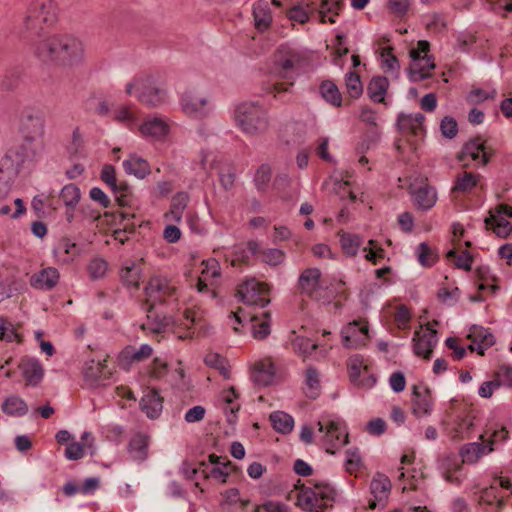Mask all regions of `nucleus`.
<instances>
[{"label":"nucleus","instance_id":"15","mask_svg":"<svg viewBox=\"0 0 512 512\" xmlns=\"http://www.w3.org/2000/svg\"><path fill=\"white\" fill-rule=\"evenodd\" d=\"M317 425L319 431L324 433L322 442L327 453L335 454L338 449L348 444L349 434L338 422L332 420L319 421Z\"/></svg>","mask_w":512,"mask_h":512},{"label":"nucleus","instance_id":"37","mask_svg":"<svg viewBox=\"0 0 512 512\" xmlns=\"http://www.w3.org/2000/svg\"><path fill=\"white\" fill-rule=\"evenodd\" d=\"M493 451V447L486 446L485 444L469 443L464 445L460 450L461 463H474L485 454Z\"/></svg>","mask_w":512,"mask_h":512},{"label":"nucleus","instance_id":"9","mask_svg":"<svg viewBox=\"0 0 512 512\" xmlns=\"http://www.w3.org/2000/svg\"><path fill=\"white\" fill-rule=\"evenodd\" d=\"M512 206L506 203L497 204L488 212L484 219L485 229L501 238H507L512 234Z\"/></svg>","mask_w":512,"mask_h":512},{"label":"nucleus","instance_id":"1","mask_svg":"<svg viewBox=\"0 0 512 512\" xmlns=\"http://www.w3.org/2000/svg\"><path fill=\"white\" fill-rule=\"evenodd\" d=\"M294 487L298 490L296 504L304 511L325 512L334 505L336 490L329 483L298 480Z\"/></svg>","mask_w":512,"mask_h":512},{"label":"nucleus","instance_id":"29","mask_svg":"<svg viewBox=\"0 0 512 512\" xmlns=\"http://www.w3.org/2000/svg\"><path fill=\"white\" fill-rule=\"evenodd\" d=\"M142 136L155 140H163L169 134L170 125L161 118L145 120L139 127Z\"/></svg>","mask_w":512,"mask_h":512},{"label":"nucleus","instance_id":"12","mask_svg":"<svg viewBox=\"0 0 512 512\" xmlns=\"http://www.w3.org/2000/svg\"><path fill=\"white\" fill-rule=\"evenodd\" d=\"M385 325L393 334L399 331L408 332L411 328L412 310L400 303H389L382 310Z\"/></svg>","mask_w":512,"mask_h":512},{"label":"nucleus","instance_id":"34","mask_svg":"<svg viewBox=\"0 0 512 512\" xmlns=\"http://www.w3.org/2000/svg\"><path fill=\"white\" fill-rule=\"evenodd\" d=\"M446 258L454 262L457 268L470 271L473 263V255L468 249H463L462 243L456 244L454 248L447 252Z\"/></svg>","mask_w":512,"mask_h":512},{"label":"nucleus","instance_id":"46","mask_svg":"<svg viewBox=\"0 0 512 512\" xmlns=\"http://www.w3.org/2000/svg\"><path fill=\"white\" fill-rule=\"evenodd\" d=\"M252 333L256 339H264L270 334V313L264 312L261 317L252 316Z\"/></svg>","mask_w":512,"mask_h":512},{"label":"nucleus","instance_id":"41","mask_svg":"<svg viewBox=\"0 0 512 512\" xmlns=\"http://www.w3.org/2000/svg\"><path fill=\"white\" fill-rule=\"evenodd\" d=\"M80 254V248L69 239H63L55 249V255L63 263L72 262Z\"/></svg>","mask_w":512,"mask_h":512},{"label":"nucleus","instance_id":"61","mask_svg":"<svg viewBox=\"0 0 512 512\" xmlns=\"http://www.w3.org/2000/svg\"><path fill=\"white\" fill-rule=\"evenodd\" d=\"M59 198L66 206L74 207L80 201V190L75 184L65 185L60 192Z\"/></svg>","mask_w":512,"mask_h":512},{"label":"nucleus","instance_id":"58","mask_svg":"<svg viewBox=\"0 0 512 512\" xmlns=\"http://www.w3.org/2000/svg\"><path fill=\"white\" fill-rule=\"evenodd\" d=\"M347 94L352 99L359 98L363 93V84L357 72H349L345 80Z\"/></svg>","mask_w":512,"mask_h":512},{"label":"nucleus","instance_id":"19","mask_svg":"<svg viewBox=\"0 0 512 512\" xmlns=\"http://www.w3.org/2000/svg\"><path fill=\"white\" fill-rule=\"evenodd\" d=\"M477 190L483 192L485 190L484 178L480 173L469 170L467 165L463 166V170L459 172L454 180L451 189L452 194H470Z\"/></svg>","mask_w":512,"mask_h":512},{"label":"nucleus","instance_id":"57","mask_svg":"<svg viewBox=\"0 0 512 512\" xmlns=\"http://www.w3.org/2000/svg\"><path fill=\"white\" fill-rule=\"evenodd\" d=\"M347 459L345 463L346 471L355 477H358L363 468L362 457L357 449L348 450L346 452Z\"/></svg>","mask_w":512,"mask_h":512},{"label":"nucleus","instance_id":"40","mask_svg":"<svg viewBox=\"0 0 512 512\" xmlns=\"http://www.w3.org/2000/svg\"><path fill=\"white\" fill-rule=\"evenodd\" d=\"M390 38L387 36H382L377 39L376 45L378 46V51L380 56L382 57L385 65L388 69L394 70L398 68V59L394 55V48L389 45Z\"/></svg>","mask_w":512,"mask_h":512},{"label":"nucleus","instance_id":"24","mask_svg":"<svg viewBox=\"0 0 512 512\" xmlns=\"http://www.w3.org/2000/svg\"><path fill=\"white\" fill-rule=\"evenodd\" d=\"M369 323L365 318H359L349 322L342 330V342L346 348L356 346L358 340H367L369 335Z\"/></svg>","mask_w":512,"mask_h":512},{"label":"nucleus","instance_id":"49","mask_svg":"<svg viewBox=\"0 0 512 512\" xmlns=\"http://www.w3.org/2000/svg\"><path fill=\"white\" fill-rule=\"evenodd\" d=\"M206 365L214 368L224 379H229L231 375L230 366L225 357L217 353H208L205 357Z\"/></svg>","mask_w":512,"mask_h":512},{"label":"nucleus","instance_id":"54","mask_svg":"<svg viewBox=\"0 0 512 512\" xmlns=\"http://www.w3.org/2000/svg\"><path fill=\"white\" fill-rule=\"evenodd\" d=\"M206 105V101L198 95H185L182 99V107L186 114L196 115L201 113Z\"/></svg>","mask_w":512,"mask_h":512},{"label":"nucleus","instance_id":"50","mask_svg":"<svg viewBox=\"0 0 512 512\" xmlns=\"http://www.w3.org/2000/svg\"><path fill=\"white\" fill-rule=\"evenodd\" d=\"M133 213H124V212H105L104 215L101 218V225H108L109 228L107 231H113L115 228L121 227L123 225V222L125 220L130 221L132 218H134Z\"/></svg>","mask_w":512,"mask_h":512},{"label":"nucleus","instance_id":"18","mask_svg":"<svg viewBox=\"0 0 512 512\" xmlns=\"http://www.w3.org/2000/svg\"><path fill=\"white\" fill-rule=\"evenodd\" d=\"M323 276L319 268L307 267L302 270L297 282L299 293L310 299L319 300L322 291Z\"/></svg>","mask_w":512,"mask_h":512},{"label":"nucleus","instance_id":"6","mask_svg":"<svg viewBox=\"0 0 512 512\" xmlns=\"http://www.w3.org/2000/svg\"><path fill=\"white\" fill-rule=\"evenodd\" d=\"M185 277L199 293H211L215 296L222 277L220 263L215 258L203 260L200 263V270H189Z\"/></svg>","mask_w":512,"mask_h":512},{"label":"nucleus","instance_id":"23","mask_svg":"<svg viewBox=\"0 0 512 512\" xmlns=\"http://www.w3.org/2000/svg\"><path fill=\"white\" fill-rule=\"evenodd\" d=\"M277 372L276 361L267 356L254 362L251 368V378L260 386H268L275 381Z\"/></svg>","mask_w":512,"mask_h":512},{"label":"nucleus","instance_id":"10","mask_svg":"<svg viewBox=\"0 0 512 512\" xmlns=\"http://www.w3.org/2000/svg\"><path fill=\"white\" fill-rule=\"evenodd\" d=\"M139 91L138 99L143 104L157 106L164 101V90L161 85L151 76L140 77L134 83L127 85L126 92L131 95L133 90Z\"/></svg>","mask_w":512,"mask_h":512},{"label":"nucleus","instance_id":"27","mask_svg":"<svg viewBox=\"0 0 512 512\" xmlns=\"http://www.w3.org/2000/svg\"><path fill=\"white\" fill-rule=\"evenodd\" d=\"M432 409V395L428 387L423 384L412 388V410L416 416L430 413Z\"/></svg>","mask_w":512,"mask_h":512},{"label":"nucleus","instance_id":"14","mask_svg":"<svg viewBox=\"0 0 512 512\" xmlns=\"http://www.w3.org/2000/svg\"><path fill=\"white\" fill-rule=\"evenodd\" d=\"M408 190L419 209L428 210L437 201V192L430 185L429 179L425 175L416 174L412 176Z\"/></svg>","mask_w":512,"mask_h":512},{"label":"nucleus","instance_id":"17","mask_svg":"<svg viewBox=\"0 0 512 512\" xmlns=\"http://www.w3.org/2000/svg\"><path fill=\"white\" fill-rule=\"evenodd\" d=\"M348 372L354 385L363 389H370L376 384V377L369 363L360 355L349 358Z\"/></svg>","mask_w":512,"mask_h":512},{"label":"nucleus","instance_id":"2","mask_svg":"<svg viewBox=\"0 0 512 512\" xmlns=\"http://www.w3.org/2000/svg\"><path fill=\"white\" fill-rule=\"evenodd\" d=\"M177 286L172 280L163 276H154L147 283L145 293V304L148 312V322L141 325V328L148 333L159 334L166 331L169 323L164 319L156 324L150 323V313L156 304H163L177 294Z\"/></svg>","mask_w":512,"mask_h":512},{"label":"nucleus","instance_id":"26","mask_svg":"<svg viewBox=\"0 0 512 512\" xmlns=\"http://www.w3.org/2000/svg\"><path fill=\"white\" fill-rule=\"evenodd\" d=\"M306 61L305 56L288 47H280L274 53V65L279 74L282 71L299 68Z\"/></svg>","mask_w":512,"mask_h":512},{"label":"nucleus","instance_id":"63","mask_svg":"<svg viewBox=\"0 0 512 512\" xmlns=\"http://www.w3.org/2000/svg\"><path fill=\"white\" fill-rule=\"evenodd\" d=\"M261 261L269 266H278L285 260V252L277 248H266L261 253Z\"/></svg>","mask_w":512,"mask_h":512},{"label":"nucleus","instance_id":"31","mask_svg":"<svg viewBox=\"0 0 512 512\" xmlns=\"http://www.w3.org/2000/svg\"><path fill=\"white\" fill-rule=\"evenodd\" d=\"M60 275L56 268H43L34 273L30 279V283L37 289H52L59 281Z\"/></svg>","mask_w":512,"mask_h":512},{"label":"nucleus","instance_id":"60","mask_svg":"<svg viewBox=\"0 0 512 512\" xmlns=\"http://www.w3.org/2000/svg\"><path fill=\"white\" fill-rule=\"evenodd\" d=\"M169 372V364L162 358H154L147 367V375L152 379H162Z\"/></svg>","mask_w":512,"mask_h":512},{"label":"nucleus","instance_id":"43","mask_svg":"<svg viewBox=\"0 0 512 512\" xmlns=\"http://www.w3.org/2000/svg\"><path fill=\"white\" fill-rule=\"evenodd\" d=\"M338 236L342 252L349 257L356 256L360 247V238L343 230L338 232Z\"/></svg>","mask_w":512,"mask_h":512},{"label":"nucleus","instance_id":"5","mask_svg":"<svg viewBox=\"0 0 512 512\" xmlns=\"http://www.w3.org/2000/svg\"><path fill=\"white\" fill-rule=\"evenodd\" d=\"M478 417V410L473 403L465 400H452L447 411V423L452 439L469 437Z\"/></svg>","mask_w":512,"mask_h":512},{"label":"nucleus","instance_id":"7","mask_svg":"<svg viewBox=\"0 0 512 512\" xmlns=\"http://www.w3.org/2000/svg\"><path fill=\"white\" fill-rule=\"evenodd\" d=\"M271 291V284L250 276L236 285L234 296L245 305L265 307L271 302Z\"/></svg>","mask_w":512,"mask_h":512},{"label":"nucleus","instance_id":"22","mask_svg":"<svg viewBox=\"0 0 512 512\" xmlns=\"http://www.w3.org/2000/svg\"><path fill=\"white\" fill-rule=\"evenodd\" d=\"M466 338L470 341L468 350L471 353L476 352L480 356H484L485 351L496 343L493 333L480 325H472Z\"/></svg>","mask_w":512,"mask_h":512},{"label":"nucleus","instance_id":"45","mask_svg":"<svg viewBox=\"0 0 512 512\" xmlns=\"http://www.w3.org/2000/svg\"><path fill=\"white\" fill-rule=\"evenodd\" d=\"M120 279L122 283L128 288H139L141 279V268L132 263L130 266H125L120 270Z\"/></svg>","mask_w":512,"mask_h":512},{"label":"nucleus","instance_id":"59","mask_svg":"<svg viewBox=\"0 0 512 512\" xmlns=\"http://www.w3.org/2000/svg\"><path fill=\"white\" fill-rule=\"evenodd\" d=\"M386 8L390 14L400 20H403L410 11L411 2L410 0H388Z\"/></svg>","mask_w":512,"mask_h":512},{"label":"nucleus","instance_id":"36","mask_svg":"<svg viewBox=\"0 0 512 512\" xmlns=\"http://www.w3.org/2000/svg\"><path fill=\"white\" fill-rule=\"evenodd\" d=\"M476 285L478 290H489L494 293L498 288V278L493 275L487 266H479L475 270Z\"/></svg>","mask_w":512,"mask_h":512},{"label":"nucleus","instance_id":"53","mask_svg":"<svg viewBox=\"0 0 512 512\" xmlns=\"http://www.w3.org/2000/svg\"><path fill=\"white\" fill-rule=\"evenodd\" d=\"M3 411L11 416H22L26 414L28 407L18 396L8 397L2 404Z\"/></svg>","mask_w":512,"mask_h":512},{"label":"nucleus","instance_id":"30","mask_svg":"<svg viewBox=\"0 0 512 512\" xmlns=\"http://www.w3.org/2000/svg\"><path fill=\"white\" fill-rule=\"evenodd\" d=\"M25 384L37 385L43 377V369L37 360L25 358L18 365Z\"/></svg>","mask_w":512,"mask_h":512},{"label":"nucleus","instance_id":"47","mask_svg":"<svg viewBox=\"0 0 512 512\" xmlns=\"http://www.w3.org/2000/svg\"><path fill=\"white\" fill-rule=\"evenodd\" d=\"M320 93L322 97L332 105L340 107L342 105V94L337 85L331 80H324L320 84Z\"/></svg>","mask_w":512,"mask_h":512},{"label":"nucleus","instance_id":"20","mask_svg":"<svg viewBox=\"0 0 512 512\" xmlns=\"http://www.w3.org/2000/svg\"><path fill=\"white\" fill-rule=\"evenodd\" d=\"M392 484L390 479L384 474H377L370 482V495L368 499V508L371 510L385 508L388 504L391 494Z\"/></svg>","mask_w":512,"mask_h":512},{"label":"nucleus","instance_id":"11","mask_svg":"<svg viewBox=\"0 0 512 512\" xmlns=\"http://www.w3.org/2000/svg\"><path fill=\"white\" fill-rule=\"evenodd\" d=\"M496 154V149L483 137L477 136L470 139L457 154L459 161L471 159L472 161L486 166Z\"/></svg>","mask_w":512,"mask_h":512},{"label":"nucleus","instance_id":"44","mask_svg":"<svg viewBox=\"0 0 512 512\" xmlns=\"http://www.w3.org/2000/svg\"><path fill=\"white\" fill-rule=\"evenodd\" d=\"M441 467L443 469V476L448 482H457L458 478L455 474L461 470L462 463L458 460L455 454H449L441 459Z\"/></svg>","mask_w":512,"mask_h":512},{"label":"nucleus","instance_id":"21","mask_svg":"<svg viewBox=\"0 0 512 512\" xmlns=\"http://www.w3.org/2000/svg\"><path fill=\"white\" fill-rule=\"evenodd\" d=\"M109 356L106 354L94 355L91 350L83 367V376L86 381L93 383L102 379H108L112 372L107 367Z\"/></svg>","mask_w":512,"mask_h":512},{"label":"nucleus","instance_id":"39","mask_svg":"<svg viewBox=\"0 0 512 512\" xmlns=\"http://www.w3.org/2000/svg\"><path fill=\"white\" fill-rule=\"evenodd\" d=\"M388 87L389 82L386 77H373L367 87V92L370 99L377 103H384Z\"/></svg>","mask_w":512,"mask_h":512},{"label":"nucleus","instance_id":"4","mask_svg":"<svg viewBox=\"0 0 512 512\" xmlns=\"http://www.w3.org/2000/svg\"><path fill=\"white\" fill-rule=\"evenodd\" d=\"M39 55L50 61L71 65L82 60L84 48L75 38L53 36L40 46Z\"/></svg>","mask_w":512,"mask_h":512},{"label":"nucleus","instance_id":"33","mask_svg":"<svg viewBox=\"0 0 512 512\" xmlns=\"http://www.w3.org/2000/svg\"><path fill=\"white\" fill-rule=\"evenodd\" d=\"M189 195L185 192L177 193L171 200L169 210L164 214V219L168 223H179L182 220L183 213L188 205Z\"/></svg>","mask_w":512,"mask_h":512},{"label":"nucleus","instance_id":"32","mask_svg":"<svg viewBox=\"0 0 512 512\" xmlns=\"http://www.w3.org/2000/svg\"><path fill=\"white\" fill-rule=\"evenodd\" d=\"M303 377V390L305 395L311 399L317 398L320 395L322 389L320 371L313 366H309L305 369Z\"/></svg>","mask_w":512,"mask_h":512},{"label":"nucleus","instance_id":"13","mask_svg":"<svg viewBox=\"0 0 512 512\" xmlns=\"http://www.w3.org/2000/svg\"><path fill=\"white\" fill-rule=\"evenodd\" d=\"M439 325L437 320H432L425 325H421L414 332L413 351L416 356L429 360L432 356L435 345L437 344V329Z\"/></svg>","mask_w":512,"mask_h":512},{"label":"nucleus","instance_id":"35","mask_svg":"<svg viewBox=\"0 0 512 512\" xmlns=\"http://www.w3.org/2000/svg\"><path fill=\"white\" fill-rule=\"evenodd\" d=\"M142 410L150 418L157 417L163 408V397L160 396L157 390H149L141 400Z\"/></svg>","mask_w":512,"mask_h":512},{"label":"nucleus","instance_id":"62","mask_svg":"<svg viewBox=\"0 0 512 512\" xmlns=\"http://www.w3.org/2000/svg\"><path fill=\"white\" fill-rule=\"evenodd\" d=\"M365 259L373 264H377L381 262L385 256V250L382 248V246L378 243L377 240L370 239L368 241V247L364 248Z\"/></svg>","mask_w":512,"mask_h":512},{"label":"nucleus","instance_id":"51","mask_svg":"<svg viewBox=\"0 0 512 512\" xmlns=\"http://www.w3.org/2000/svg\"><path fill=\"white\" fill-rule=\"evenodd\" d=\"M201 468L202 474L205 479H213L219 484L227 483L229 475L224 465V462H222L220 466H215L210 469H208L205 462H201L199 469Z\"/></svg>","mask_w":512,"mask_h":512},{"label":"nucleus","instance_id":"16","mask_svg":"<svg viewBox=\"0 0 512 512\" xmlns=\"http://www.w3.org/2000/svg\"><path fill=\"white\" fill-rule=\"evenodd\" d=\"M425 117L421 113L417 114H401L397 120V127L399 133L406 138V140L416 145L422 141L426 134L424 126Z\"/></svg>","mask_w":512,"mask_h":512},{"label":"nucleus","instance_id":"64","mask_svg":"<svg viewBox=\"0 0 512 512\" xmlns=\"http://www.w3.org/2000/svg\"><path fill=\"white\" fill-rule=\"evenodd\" d=\"M499 386L512 387V366L501 365L492 374Z\"/></svg>","mask_w":512,"mask_h":512},{"label":"nucleus","instance_id":"55","mask_svg":"<svg viewBox=\"0 0 512 512\" xmlns=\"http://www.w3.org/2000/svg\"><path fill=\"white\" fill-rule=\"evenodd\" d=\"M0 340L22 343L23 335L6 319L0 317Z\"/></svg>","mask_w":512,"mask_h":512},{"label":"nucleus","instance_id":"42","mask_svg":"<svg viewBox=\"0 0 512 512\" xmlns=\"http://www.w3.org/2000/svg\"><path fill=\"white\" fill-rule=\"evenodd\" d=\"M92 443L90 442V434L84 433L81 437V441H71L66 449H65V456L69 460H79L81 459L85 454L86 447H91Z\"/></svg>","mask_w":512,"mask_h":512},{"label":"nucleus","instance_id":"25","mask_svg":"<svg viewBox=\"0 0 512 512\" xmlns=\"http://www.w3.org/2000/svg\"><path fill=\"white\" fill-rule=\"evenodd\" d=\"M56 8L53 0H34L30 6L27 21L51 24L57 19Z\"/></svg>","mask_w":512,"mask_h":512},{"label":"nucleus","instance_id":"38","mask_svg":"<svg viewBox=\"0 0 512 512\" xmlns=\"http://www.w3.org/2000/svg\"><path fill=\"white\" fill-rule=\"evenodd\" d=\"M221 500L219 507L223 511L229 510L230 507L239 504V507L244 510L250 504L249 499H242L240 497V490L238 488H228L220 493Z\"/></svg>","mask_w":512,"mask_h":512},{"label":"nucleus","instance_id":"3","mask_svg":"<svg viewBox=\"0 0 512 512\" xmlns=\"http://www.w3.org/2000/svg\"><path fill=\"white\" fill-rule=\"evenodd\" d=\"M331 332L320 330L315 325H302L292 341L294 349L304 358H317L326 356L332 349L330 343Z\"/></svg>","mask_w":512,"mask_h":512},{"label":"nucleus","instance_id":"56","mask_svg":"<svg viewBox=\"0 0 512 512\" xmlns=\"http://www.w3.org/2000/svg\"><path fill=\"white\" fill-rule=\"evenodd\" d=\"M126 169L139 178H144L150 173L149 163L137 156H131L126 161Z\"/></svg>","mask_w":512,"mask_h":512},{"label":"nucleus","instance_id":"48","mask_svg":"<svg viewBox=\"0 0 512 512\" xmlns=\"http://www.w3.org/2000/svg\"><path fill=\"white\" fill-rule=\"evenodd\" d=\"M148 437L143 434L134 435L128 446L132 457L137 460H144L147 456Z\"/></svg>","mask_w":512,"mask_h":512},{"label":"nucleus","instance_id":"8","mask_svg":"<svg viewBox=\"0 0 512 512\" xmlns=\"http://www.w3.org/2000/svg\"><path fill=\"white\" fill-rule=\"evenodd\" d=\"M236 120L243 131L249 134L262 133L269 124L266 111L254 103L240 104L236 109Z\"/></svg>","mask_w":512,"mask_h":512},{"label":"nucleus","instance_id":"52","mask_svg":"<svg viewBox=\"0 0 512 512\" xmlns=\"http://www.w3.org/2000/svg\"><path fill=\"white\" fill-rule=\"evenodd\" d=\"M270 421L275 430L281 433H289L293 429L294 420L285 412L276 411L270 415Z\"/></svg>","mask_w":512,"mask_h":512},{"label":"nucleus","instance_id":"28","mask_svg":"<svg viewBox=\"0 0 512 512\" xmlns=\"http://www.w3.org/2000/svg\"><path fill=\"white\" fill-rule=\"evenodd\" d=\"M196 312L193 309H185L181 317L172 323V333L181 340L190 339L194 334Z\"/></svg>","mask_w":512,"mask_h":512}]
</instances>
